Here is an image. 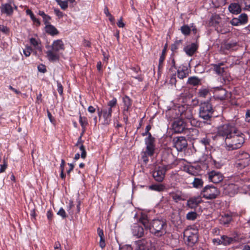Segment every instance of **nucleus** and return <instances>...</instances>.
<instances>
[{"label":"nucleus","instance_id":"36","mask_svg":"<svg viewBox=\"0 0 250 250\" xmlns=\"http://www.w3.org/2000/svg\"><path fill=\"white\" fill-rule=\"evenodd\" d=\"M182 33L185 35H188L191 31L190 28L187 25H184L181 27Z\"/></svg>","mask_w":250,"mask_h":250},{"label":"nucleus","instance_id":"38","mask_svg":"<svg viewBox=\"0 0 250 250\" xmlns=\"http://www.w3.org/2000/svg\"><path fill=\"white\" fill-rule=\"evenodd\" d=\"M242 6H245L244 9H247L250 8V0H238Z\"/></svg>","mask_w":250,"mask_h":250},{"label":"nucleus","instance_id":"45","mask_svg":"<svg viewBox=\"0 0 250 250\" xmlns=\"http://www.w3.org/2000/svg\"><path fill=\"white\" fill-rule=\"evenodd\" d=\"M215 29L218 33H220L221 34H225L228 32L227 29H222L219 25L217 26H215Z\"/></svg>","mask_w":250,"mask_h":250},{"label":"nucleus","instance_id":"7","mask_svg":"<svg viewBox=\"0 0 250 250\" xmlns=\"http://www.w3.org/2000/svg\"><path fill=\"white\" fill-rule=\"evenodd\" d=\"M184 237L187 238L188 241L190 244L192 245L195 244L198 239L197 234V230L192 229H186L184 234Z\"/></svg>","mask_w":250,"mask_h":250},{"label":"nucleus","instance_id":"24","mask_svg":"<svg viewBox=\"0 0 250 250\" xmlns=\"http://www.w3.org/2000/svg\"><path fill=\"white\" fill-rule=\"evenodd\" d=\"M124 103V112L128 111L131 106V100L128 96H125L123 98Z\"/></svg>","mask_w":250,"mask_h":250},{"label":"nucleus","instance_id":"14","mask_svg":"<svg viewBox=\"0 0 250 250\" xmlns=\"http://www.w3.org/2000/svg\"><path fill=\"white\" fill-rule=\"evenodd\" d=\"M172 128L175 133H181L185 128V123L182 120H177L173 123Z\"/></svg>","mask_w":250,"mask_h":250},{"label":"nucleus","instance_id":"19","mask_svg":"<svg viewBox=\"0 0 250 250\" xmlns=\"http://www.w3.org/2000/svg\"><path fill=\"white\" fill-rule=\"evenodd\" d=\"M98 113L99 117L100 118L102 114H103V117L104 119V123L108 124L110 121L111 117V114L109 112H108L106 109L100 110L98 109Z\"/></svg>","mask_w":250,"mask_h":250},{"label":"nucleus","instance_id":"20","mask_svg":"<svg viewBox=\"0 0 250 250\" xmlns=\"http://www.w3.org/2000/svg\"><path fill=\"white\" fill-rule=\"evenodd\" d=\"M241 5L237 3H232L229 6V12L233 14H238L241 12Z\"/></svg>","mask_w":250,"mask_h":250},{"label":"nucleus","instance_id":"29","mask_svg":"<svg viewBox=\"0 0 250 250\" xmlns=\"http://www.w3.org/2000/svg\"><path fill=\"white\" fill-rule=\"evenodd\" d=\"M223 64V63H220L218 64L214 65V70L217 74L219 75H223L225 72V68L221 67Z\"/></svg>","mask_w":250,"mask_h":250},{"label":"nucleus","instance_id":"32","mask_svg":"<svg viewBox=\"0 0 250 250\" xmlns=\"http://www.w3.org/2000/svg\"><path fill=\"white\" fill-rule=\"evenodd\" d=\"M192 184L194 187L199 188L202 187L203 185V182L202 179L198 178H195Z\"/></svg>","mask_w":250,"mask_h":250},{"label":"nucleus","instance_id":"8","mask_svg":"<svg viewBox=\"0 0 250 250\" xmlns=\"http://www.w3.org/2000/svg\"><path fill=\"white\" fill-rule=\"evenodd\" d=\"M174 146L178 151H181L184 148H186L188 143L186 139L184 137L174 138L173 140Z\"/></svg>","mask_w":250,"mask_h":250},{"label":"nucleus","instance_id":"17","mask_svg":"<svg viewBox=\"0 0 250 250\" xmlns=\"http://www.w3.org/2000/svg\"><path fill=\"white\" fill-rule=\"evenodd\" d=\"M222 244L224 246L229 245L238 241V238L236 236L229 237L227 235H223L221 236Z\"/></svg>","mask_w":250,"mask_h":250},{"label":"nucleus","instance_id":"1","mask_svg":"<svg viewBox=\"0 0 250 250\" xmlns=\"http://www.w3.org/2000/svg\"><path fill=\"white\" fill-rule=\"evenodd\" d=\"M139 220L146 229H148L151 234L157 237L163 236L167 232V224L164 219H155L149 223L147 216L141 214Z\"/></svg>","mask_w":250,"mask_h":250},{"label":"nucleus","instance_id":"56","mask_svg":"<svg viewBox=\"0 0 250 250\" xmlns=\"http://www.w3.org/2000/svg\"><path fill=\"white\" fill-rule=\"evenodd\" d=\"M97 232H98V234L99 236L100 237V238L104 237V231H103V229H102L99 228L97 229Z\"/></svg>","mask_w":250,"mask_h":250},{"label":"nucleus","instance_id":"33","mask_svg":"<svg viewBox=\"0 0 250 250\" xmlns=\"http://www.w3.org/2000/svg\"><path fill=\"white\" fill-rule=\"evenodd\" d=\"M154 146H146V151L144 155L147 154L149 156H152L154 153Z\"/></svg>","mask_w":250,"mask_h":250},{"label":"nucleus","instance_id":"13","mask_svg":"<svg viewBox=\"0 0 250 250\" xmlns=\"http://www.w3.org/2000/svg\"><path fill=\"white\" fill-rule=\"evenodd\" d=\"M208 179L214 183H219L223 179V176L219 171L212 170L208 173Z\"/></svg>","mask_w":250,"mask_h":250},{"label":"nucleus","instance_id":"9","mask_svg":"<svg viewBox=\"0 0 250 250\" xmlns=\"http://www.w3.org/2000/svg\"><path fill=\"white\" fill-rule=\"evenodd\" d=\"M181 120H187L191 125L197 126V123L193 118L192 110L190 108H188L181 113Z\"/></svg>","mask_w":250,"mask_h":250},{"label":"nucleus","instance_id":"59","mask_svg":"<svg viewBox=\"0 0 250 250\" xmlns=\"http://www.w3.org/2000/svg\"><path fill=\"white\" fill-rule=\"evenodd\" d=\"M47 217L49 221H51L53 217V213L50 210H48L47 212Z\"/></svg>","mask_w":250,"mask_h":250},{"label":"nucleus","instance_id":"46","mask_svg":"<svg viewBox=\"0 0 250 250\" xmlns=\"http://www.w3.org/2000/svg\"><path fill=\"white\" fill-rule=\"evenodd\" d=\"M57 214L61 216L62 218H65L66 217L65 211L62 208H61L57 212Z\"/></svg>","mask_w":250,"mask_h":250},{"label":"nucleus","instance_id":"39","mask_svg":"<svg viewBox=\"0 0 250 250\" xmlns=\"http://www.w3.org/2000/svg\"><path fill=\"white\" fill-rule=\"evenodd\" d=\"M186 217L188 220H194L197 218V213L194 211H191L187 214Z\"/></svg>","mask_w":250,"mask_h":250},{"label":"nucleus","instance_id":"43","mask_svg":"<svg viewBox=\"0 0 250 250\" xmlns=\"http://www.w3.org/2000/svg\"><path fill=\"white\" fill-rule=\"evenodd\" d=\"M181 43V41H177L171 45V50L172 51H175L178 46Z\"/></svg>","mask_w":250,"mask_h":250},{"label":"nucleus","instance_id":"34","mask_svg":"<svg viewBox=\"0 0 250 250\" xmlns=\"http://www.w3.org/2000/svg\"><path fill=\"white\" fill-rule=\"evenodd\" d=\"M208 93V89L207 88H202L199 90L198 94L200 97L205 98Z\"/></svg>","mask_w":250,"mask_h":250},{"label":"nucleus","instance_id":"25","mask_svg":"<svg viewBox=\"0 0 250 250\" xmlns=\"http://www.w3.org/2000/svg\"><path fill=\"white\" fill-rule=\"evenodd\" d=\"M231 220V216L228 214H226L220 217L219 219V222L221 224L225 225L229 224Z\"/></svg>","mask_w":250,"mask_h":250},{"label":"nucleus","instance_id":"57","mask_svg":"<svg viewBox=\"0 0 250 250\" xmlns=\"http://www.w3.org/2000/svg\"><path fill=\"white\" fill-rule=\"evenodd\" d=\"M120 250H132V248L129 245H125L120 248Z\"/></svg>","mask_w":250,"mask_h":250},{"label":"nucleus","instance_id":"3","mask_svg":"<svg viewBox=\"0 0 250 250\" xmlns=\"http://www.w3.org/2000/svg\"><path fill=\"white\" fill-rule=\"evenodd\" d=\"M46 57L51 62L56 61L59 59V52L64 49V45L61 40L54 41L51 46L47 47Z\"/></svg>","mask_w":250,"mask_h":250},{"label":"nucleus","instance_id":"4","mask_svg":"<svg viewBox=\"0 0 250 250\" xmlns=\"http://www.w3.org/2000/svg\"><path fill=\"white\" fill-rule=\"evenodd\" d=\"M213 112L212 105L209 102H204L200 104L199 115L201 118L205 120H209Z\"/></svg>","mask_w":250,"mask_h":250},{"label":"nucleus","instance_id":"35","mask_svg":"<svg viewBox=\"0 0 250 250\" xmlns=\"http://www.w3.org/2000/svg\"><path fill=\"white\" fill-rule=\"evenodd\" d=\"M146 146H154V138L151 136L150 133H149V136L146 139Z\"/></svg>","mask_w":250,"mask_h":250},{"label":"nucleus","instance_id":"64","mask_svg":"<svg viewBox=\"0 0 250 250\" xmlns=\"http://www.w3.org/2000/svg\"><path fill=\"white\" fill-rule=\"evenodd\" d=\"M6 167L7 165L5 163H4L3 165H0V173L4 172Z\"/></svg>","mask_w":250,"mask_h":250},{"label":"nucleus","instance_id":"16","mask_svg":"<svg viewBox=\"0 0 250 250\" xmlns=\"http://www.w3.org/2000/svg\"><path fill=\"white\" fill-rule=\"evenodd\" d=\"M214 93L216 98L221 100L225 99L227 97V91L221 87L214 88Z\"/></svg>","mask_w":250,"mask_h":250},{"label":"nucleus","instance_id":"23","mask_svg":"<svg viewBox=\"0 0 250 250\" xmlns=\"http://www.w3.org/2000/svg\"><path fill=\"white\" fill-rule=\"evenodd\" d=\"M45 30L47 33L52 36L59 34L58 30L53 25L50 24L45 25Z\"/></svg>","mask_w":250,"mask_h":250},{"label":"nucleus","instance_id":"11","mask_svg":"<svg viewBox=\"0 0 250 250\" xmlns=\"http://www.w3.org/2000/svg\"><path fill=\"white\" fill-rule=\"evenodd\" d=\"M131 231L133 236L141 238L144 235V229L140 225L134 224L131 227Z\"/></svg>","mask_w":250,"mask_h":250},{"label":"nucleus","instance_id":"55","mask_svg":"<svg viewBox=\"0 0 250 250\" xmlns=\"http://www.w3.org/2000/svg\"><path fill=\"white\" fill-rule=\"evenodd\" d=\"M54 12L56 15L58 16L59 18H61L62 17L63 14L62 12H61L59 10L55 9H54Z\"/></svg>","mask_w":250,"mask_h":250},{"label":"nucleus","instance_id":"27","mask_svg":"<svg viewBox=\"0 0 250 250\" xmlns=\"http://www.w3.org/2000/svg\"><path fill=\"white\" fill-rule=\"evenodd\" d=\"M201 80L196 77H190L188 78V83L193 86H196L200 83Z\"/></svg>","mask_w":250,"mask_h":250},{"label":"nucleus","instance_id":"58","mask_svg":"<svg viewBox=\"0 0 250 250\" xmlns=\"http://www.w3.org/2000/svg\"><path fill=\"white\" fill-rule=\"evenodd\" d=\"M55 250H62L61 249V244L59 242H56L54 246Z\"/></svg>","mask_w":250,"mask_h":250},{"label":"nucleus","instance_id":"6","mask_svg":"<svg viewBox=\"0 0 250 250\" xmlns=\"http://www.w3.org/2000/svg\"><path fill=\"white\" fill-rule=\"evenodd\" d=\"M219 193L220 192L217 188L211 186L205 187L202 191L203 197L207 199H215Z\"/></svg>","mask_w":250,"mask_h":250},{"label":"nucleus","instance_id":"53","mask_svg":"<svg viewBox=\"0 0 250 250\" xmlns=\"http://www.w3.org/2000/svg\"><path fill=\"white\" fill-rule=\"evenodd\" d=\"M0 31L6 34L9 31V29L6 26L0 25Z\"/></svg>","mask_w":250,"mask_h":250},{"label":"nucleus","instance_id":"18","mask_svg":"<svg viewBox=\"0 0 250 250\" xmlns=\"http://www.w3.org/2000/svg\"><path fill=\"white\" fill-rule=\"evenodd\" d=\"M202 201L200 196L194 197L188 200L187 206L190 208H195Z\"/></svg>","mask_w":250,"mask_h":250},{"label":"nucleus","instance_id":"10","mask_svg":"<svg viewBox=\"0 0 250 250\" xmlns=\"http://www.w3.org/2000/svg\"><path fill=\"white\" fill-rule=\"evenodd\" d=\"M166 169L164 167H159L153 172L154 179L158 182H162L165 178Z\"/></svg>","mask_w":250,"mask_h":250},{"label":"nucleus","instance_id":"54","mask_svg":"<svg viewBox=\"0 0 250 250\" xmlns=\"http://www.w3.org/2000/svg\"><path fill=\"white\" fill-rule=\"evenodd\" d=\"M222 238H221L220 239H213L212 240V242L214 244H217V245H222Z\"/></svg>","mask_w":250,"mask_h":250},{"label":"nucleus","instance_id":"41","mask_svg":"<svg viewBox=\"0 0 250 250\" xmlns=\"http://www.w3.org/2000/svg\"><path fill=\"white\" fill-rule=\"evenodd\" d=\"M79 122L83 127H84L88 124L86 118L85 117H82L81 116H80Z\"/></svg>","mask_w":250,"mask_h":250},{"label":"nucleus","instance_id":"61","mask_svg":"<svg viewBox=\"0 0 250 250\" xmlns=\"http://www.w3.org/2000/svg\"><path fill=\"white\" fill-rule=\"evenodd\" d=\"M26 13L27 15L30 16L31 19H33L35 16L33 12L30 9H27L26 10Z\"/></svg>","mask_w":250,"mask_h":250},{"label":"nucleus","instance_id":"44","mask_svg":"<svg viewBox=\"0 0 250 250\" xmlns=\"http://www.w3.org/2000/svg\"><path fill=\"white\" fill-rule=\"evenodd\" d=\"M117 104V99L114 98L112 100L108 102L107 106L114 107Z\"/></svg>","mask_w":250,"mask_h":250},{"label":"nucleus","instance_id":"12","mask_svg":"<svg viewBox=\"0 0 250 250\" xmlns=\"http://www.w3.org/2000/svg\"><path fill=\"white\" fill-rule=\"evenodd\" d=\"M248 17L247 14L243 13L239 16L238 18H233L230 21L231 25L238 26L245 24L248 22Z\"/></svg>","mask_w":250,"mask_h":250},{"label":"nucleus","instance_id":"22","mask_svg":"<svg viewBox=\"0 0 250 250\" xmlns=\"http://www.w3.org/2000/svg\"><path fill=\"white\" fill-rule=\"evenodd\" d=\"M197 48V47L196 44L192 43L185 47L184 48V50L188 55L191 56L195 53Z\"/></svg>","mask_w":250,"mask_h":250},{"label":"nucleus","instance_id":"52","mask_svg":"<svg viewBox=\"0 0 250 250\" xmlns=\"http://www.w3.org/2000/svg\"><path fill=\"white\" fill-rule=\"evenodd\" d=\"M249 162H247V163H246L245 160H243V161H241L240 162H238L237 163V165L240 166V167H245L246 166H247V165H249Z\"/></svg>","mask_w":250,"mask_h":250},{"label":"nucleus","instance_id":"21","mask_svg":"<svg viewBox=\"0 0 250 250\" xmlns=\"http://www.w3.org/2000/svg\"><path fill=\"white\" fill-rule=\"evenodd\" d=\"M172 199L175 202H178L180 201H184L186 199L184 194L181 191H177L172 193L171 194Z\"/></svg>","mask_w":250,"mask_h":250},{"label":"nucleus","instance_id":"15","mask_svg":"<svg viewBox=\"0 0 250 250\" xmlns=\"http://www.w3.org/2000/svg\"><path fill=\"white\" fill-rule=\"evenodd\" d=\"M12 3L13 2L9 0L8 3L2 4L0 7L1 12L7 16L12 15L13 13Z\"/></svg>","mask_w":250,"mask_h":250},{"label":"nucleus","instance_id":"48","mask_svg":"<svg viewBox=\"0 0 250 250\" xmlns=\"http://www.w3.org/2000/svg\"><path fill=\"white\" fill-rule=\"evenodd\" d=\"M99 245H100V247L102 249H103L105 247V238H104V236L100 238V242H99Z\"/></svg>","mask_w":250,"mask_h":250},{"label":"nucleus","instance_id":"63","mask_svg":"<svg viewBox=\"0 0 250 250\" xmlns=\"http://www.w3.org/2000/svg\"><path fill=\"white\" fill-rule=\"evenodd\" d=\"M117 25L119 27H124L125 26V24L123 23L122 21V18H121L119 20Z\"/></svg>","mask_w":250,"mask_h":250},{"label":"nucleus","instance_id":"28","mask_svg":"<svg viewBox=\"0 0 250 250\" xmlns=\"http://www.w3.org/2000/svg\"><path fill=\"white\" fill-rule=\"evenodd\" d=\"M238 158V162L242 161L243 160H245L246 163L247 162H250V155L246 152H243L241 153H240Z\"/></svg>","mask_w":250,"mask_h":250},{"label":"nucleus","instance_id":"60","mask_svg":"<svg viewBox=\"0 0 250 250\" xmlns=\"http://www.w3.org/2000/svg\"><path fill=\"white\" fill-rule=\"evenodd\" d=\"M38 68L40 72H41L42 73H44L46 71V68H45L44 65L39 66Z\"/></svg>","mask_w":250,"mask_h":250},{"label":"nucleus","instance_id":"42","mask_svg":"<svg viewBox=\"0 0 250 250\" xmlns=\"http://www.w3.org/2000/svg\"><path fill=\"white\" fill-rule=\"evenodd\" d=\"M79 148L80 150L82 151L81 155V158H82L83 159H85L86 156V152L84 146L83 145H81L80 146Z\"/></svg>","mask_w":250,"mask_h":250},{"label":"nucleus","instance_id":"62","mask_svg":"<svg viewBox=\"0 0 250 250\" xmlns=\"http://www.w3.org/2000/svg\"><path fill=\"white\" fill-rule=\"evenodd\" d=\"M246 120L250 122V110H248L246 113Z\"/></svg>","mask_w":250,"mask_h":250},{"label":"nucleus","instance_id":"31","mask_svg":"<svg viewBox=\"0 0 250 250\" xmlns=\"http://www.w3.org/2000/svg\"><path fill=\"white\" fill-rule=\"evenodd\" d=\"M188 72L187 69L186 68H182L181 69H178L177 71L178 77L181 79H183L188 76Z\"/></svg>","mask_w":250,"mask_h":250},{"label":"nucleus","instance_id":"49","mask_svg":"<svg viewBox=\"0 0 250 250\" xmlns=\"http://www.w3.org/2000/svg\"><path fill=\"white\" fill-rule=\"evenodd\" d=\"M57 90L60 95H62L63 93V87L61 83L57 82Z\"/></svg>","mask_w":250,"mask_h":250},{"label":"nucleus","instance_id":"47","mask_svg":"<svg viewBox=\"0 0 250 250\" xmlns=\"http://www.w3.org/2000/svg\"><path fill=\"white\" fill-rule=\"evenodd\" d=\"M165 50L164 49L163 50V52L162 53L161 56L160 57L159 59V66L160 67V66L163 63L164 60H165Z\"/></svg>","mask_w":250,"mask_h":250},{"label":"nucleus","instance_id":"50","mask_svg":"<svg viewBox=\"0 0 250 250\" xmlns=\"http://www.w3.org/2000/svg\"><path fill=\"white\" fill-rule=\"evenodd\" d=\"M31 48L30 47H28L23 50V53L26 57H28L30 55Z\"/></svg>","mask_w":250,"mask_h":250},{"label":"nucleus","instance_id":"26","mask_svg":"<svg viewBox=\"0 0 250 250\" xmlns=\"http://www.w3.org/2000/svg\"><path fill=\"white\" fill-rule=\"evenodd\" d=\"M136 250H148V248L146 246V241L142 240L138 241L136 243Z\"/></svg>","mask_w":250,"mask_h":250},{"label":"nucleus","instance_id":"30","mask_svg":"<svg viewBox=\"0 0 250 250\" xmlns=\"http://www.w3.org/2000/svg\"><path fill=\"white\" fill-rule=\"evenodd\" d=\"M149 188L152 190L161 192L165 190L166 187L163 184H155L150 186Z\"/></svg>","mask_w":250,"mask_h":250},{"label":"nucleus","instance_id":"2","mask_svg":"<svg viewBox=\"0 0 250 250\" xmlns=\"http://www.w3.org/2000/svg\"><path fill=\"white\" fill-rule=\"evenodd\" d=\"M244 143L243 134L238 129L230 137L225 139V143L229 150L240 148Z\"/></svg>","mask_w":250,"mask_h":250},{"label":"nucleus","instance_id":"40","mask_svg":"<svg viewBox=\"0 0 250 250\" xmlns=\"http://www.w3.org/2000/svg\"><path fill=\"white\" fill-rule=\"evenodd\" d=\"M56 0L62 9L64 10L68 7L67 2L66 1H62V0Z\"/></svg>","mask_w":250,"mask_h":250},{"label":"nucleus","instance_id":"37","mask_svg":"<svg viewBox=\"0 0 250 250\" xmlns=\"http://www.w3.org/2000/svg\"><path fill=\"white\" fill-rule=\"evenodd\" d=\"M30 41L31 44H32L36 48V49L41 51V47L39 45L38 42L35 38H31Z\"/></svg>","mask_w":250,"mask_h":250},{"label":"nucleus","instance_id":"51","mask_svg":"<svg viewBox=\"0 0 250 250\" xmlns=\"http://www.w3.org/2000/svg\"><path fill=\"white\" fill-rule=\"evenodd\" d=\"M50 19V17L47 15H46L43 18V20L44 24H45L46 25L49 24V20Z\"/></svg>","mask_w":250,"mask_h":250},{"label":"nucleus","instance_id":"5","mask_svg":"<svg viewBox=\"0 0 250 250\" xmlns=\"http://www.w3.org/2000/svg\"><path fill=\"white\" fill-rule=\"evenodd\" d=\"M237 128L230 124H225L218 127L217 134L219 136L225 137V139L230 137L232 134L235 132Z\"/></svg>","mask_w":250,"mask_h":250}]
</instances>
